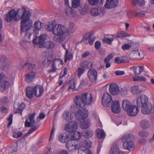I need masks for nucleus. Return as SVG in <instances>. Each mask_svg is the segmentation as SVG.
Listing matches in <instances>:
<instances>
[{
    "label": "nucleus",
    "instance_id": "nucleus-10",
    "mask_svg": "<svg viewBox=\"0 0 154 154\" xmlns=\"http://www.w3.org/2000/svg\"><path fill=\"white\" fill-rule=\"evenodd\" d=\"M154 106L149 101L148 103L141 106V111L144 114H149L152 113Z\"/></svg>",
    "mask_w": 154,
    "mask_h": 154
},
{
    "label": "nucleus",
    "instance_id": "nucleus-55",
    "mask_svg": "<svg viewBox=\"0 0 154 154\" xmlns=\"http://www.w3.org/2000/svg\"><path fill=\"white\" fill-rule=\"evenodd\" d=\"M78 75L79 77H80L85 71V69L82 68H79L78 69Z\"/></svg>",
    "mask_w": 154,
    "mask_h": 154
},
{
    "label": "nucleus",
    "instance_id": "nucleus-8",
    "mask_svg": "<svg viewBox=\"0 0 154 154\" xmlns=\"http://www.w3.org/2000/svg\"><path fill=\"white\" fill-rule=\"evenodd\" d=\"M29 25L28 26H29L31 30H32L31 29V27L29 26ZM43 26V23L39 21H35L34 24H33V32H32V31H31L32 33V35L30 36V37L32 35V34H33V35H35V36L37 35L38 34V33L39 32V31L42 28V27ZM25 35V34L24 35ZM25 37L27 38L28 40H30V39H28L27 38H26V37ZM31 39V38L30 39V40Z\"/></svg>",
    "mask_w": 154,
    "mask_h": 154
},
{
    "label": "nucleus",
    "instance_id": "nucleus-23",
    "mask_svg": "<svg viewBox=\"0 0 154 154\" xmlns=\"http://www.w3.org/2000/svg\"><path fill=\"white\" fill-rule=\"evenodd\" d=\"M139 109L136 106L132 105L127 112V113L131 116H136L138 113Z\"/></svg>",
    "mask_w": 154,
    "mask_h": 154
},
{
    "label": "nucleus",
    "instance_id": "nucleus-45",
    "mask_svg": "<svg viewBox=\"0 0 154 154\" xmlns=\"http://www.w3.org/2000/svg\"><path fill=\"white\" fill-rule=\"evenodd\" d=\"M91 146V142L90 140H85L83 142L82 146L80 147L83 148H90Z\"/></svg>",
    "mask_w": 154,
    "mask_h": 154
},
{
    "label": "nucleus",
    "instance_id": "nucleus-11",
    "mask_svg": "<svg viewBox=\"0 0 154 154\" xmlns=\"http://www.w3.org/2000/svg\"><path fill=\"white\" fill-rule=\"evenodd\" d=\"M87 75L90 81L93 82H95L97 79V71L94 69L89 70L87 73Z\"/></svg>",
    "mask_w": 154,
    "mask_h": 154
},
{
    "label": "nucleus",
    "instance_id": "nucleus-48",
    "mask_svg": "<svg viewBox=\"0 0 154 154\" xmlns=\"http://www.w3.org/2000/svg\"><path fill=\"white\" fill-rule=\"evenodd\" d=\"M76 85V82L74 81H71L69 82L68 86V89L73 90H75V87Z\"/></svg>",
    "mask_w": 154,
    "mask_h": 154
},
{
    "label": "nucleus",
    "instance_id": "nucleus-9",
    "mask_svg": "<svg viewBox=\"0 0 154 154\" xmlns=\"http://www.w3.org/2000/svg\"><path fill=\"white\" fill-rule=\"evenodd\" d=\"M112 100L111 96L108 93H106L103 95L102 98V104L104 107H108Z\"/></svg>",
    "mask_w": 154,
    "mask_h": 154
},
{
    "label": "nucleus",
    "instance_id": "nucleus-61",
    "mask_svg": "<svg viewBox=\"0 0 154 154\" xmlns=\"http://www.w3.org/2000/svg\"><path fill=\"white\" fill-rule=\"evenodd\" d=\"M113 56L112 54H110L106 57L105 59V62H109V60Z\"/></svg>",
    "mask_w": 154,
    "mask_h": 154
},
{
    "label": "nucleus",
    "instance_id": "nucleus-58",
    "mask_svg": "<svg viewBox=\"0 0 154 154\" xmlns=\"http://www.w3.org/2000/svg\"><path fill=\"white\" fill-rule=\"evenodd\" d=\"M131 46L130 44H125L122 46V49L124 50H128Z\"/></svg>",
    "mask_w": 154,
    "mask_h": 154
},
{
    "label": "nucleus",
    "instance_id": "nucleus-20",
    "mask_svg": "<svg viewBox=\"0 0 154 154\" xmlns=\"http://www.w3.org/2000/svg\"><path fill=\"white\" fill-rule=\"evenodd\" d=\"M73 132V133L69 134L70 140L75 141V140L80 139L83 136L82 134L79 131H75Z\"/></svg>",
    "mask_w": 154,
    "mask_h": 154
},
{
    "label": "nucleus",
    "instance_id": "nucleus-35",
    "mask_svg": "<svg viewBox=\"0 0 154 154\" xmlns=\"http://www.w3.org/2000/svg\"><path fill=\"white\" fill-rule=\"evenodd\" d=\"M65 13L67 16L73 17L75 15V12L72 8L67 6L65 10Z\"/></svg>",
    "mask_w": 154,
    "mask_h": 154
},
{
    "label": "nucleus",
    "instance_id": "nucleus-52",
    "mask_svg": "<svg viewBox=\"0 0 154 154\" xmlns=\"http://www.w3.org/2000/svg\"><path fill=\"white\" fill-rule=\"evenodd\" d=\"M25 105L23 103L21 104L17 108L16 112L17 113H21Z\"/></svg>",
    "mask_w": 154,
    "mask_h": 154
},
{
    "label": "nucleus",
    "instance_id": "nucleus-7",
    "mask_svg": "<svg viewBox=\"0 0 154 154\" xmlns=\"http://www.w3.org/2000/svg\"><path fill=\"white\" fill-rule=\"evenodd\" d=\"M78 142L76 141L69 140L66 143V149L69 151L73 152L76 151L78 148Z\"/></svg>",
    "mask_w": 154,
    "mask_h": 154
},
{
    "label": "nucleus",
    "instance_id": "nucleus-1",
    "mask_svg": "<svg viewBox=\"0 0 154 154\" xmlns=\"http://www.w3.org/2000/svg\"><path fill=\"white\" fill-rule=\"evenodd\" d=\"M19 20H21V31L25 33V37L28 39H30L32 32L29 25L32 24V21L30 19L31 14L29 11H26V8L22 7L17 9L16 11Z\"/></svg>",
    "mask_w": 154,
    "mask_h": 154
},
{
    "label": "nucleus",
    "instance_id": "nucleus-38",
    "mask_svg": "<svg viewBox=\"0 0 154 154\" xmlns=\"http://www.w3.org/2000/svg\"><path fill=\"white\" fill-rule=\"evenodd\" d=\"M33 93L32 88L28 87L27 88L26 90V95L29 99H31L33 98Z\"/></svg>",
    "mask_w": 154,
    "mask_h": 154
},
{
    "label": "nucleus",
    "instance_id": "nucleus-37",
    "mask_svg": "<svg viewBox=\"0 0 154 154\" xmlns=\"http://www.w3.org/2000/svg\"><path fill=\"white\" fill-rule=\"evenodd\" d=\"M78 154H92L91 151L86 148L80 147L78 149Z\"/></svg>",
    "mask_w": 154,
    "mask_h": 154
},
{
    "label": "nucleus",
    "instance_id": "nucleus-17",
    "mask_svg": "<svg viewBox=\"0 0 154 154\" xmlns=\"http://www.w3.org/2000/svg\"><path fill=\"white\" fill-rule=\"evenodd\" d=\"M82 99V94L76 95L74 97L73 101L77 106L82 107L84 106L83 101Z\"/></svg>",
    "mask_w": 154,
    "mask_h": 154
},
{
    "label": "nucleus",
    "instance_id": "nucleus-27",
    "mask_svg": "<svg viewBox=\"0 0 154 154\" xmlns=\"http://www.w3.org/2000/svg\"><path fill=\"white\" fill-rule=\"evenodd\" d=\"M83 121L81 122L79 124L80 128L82 129H85L89 128L91 125V122L89 120H82Z\"/></svg>",
    "mask_w": 154,
    "mask_h": 154
},
{
    "label": "nucleus",
    "instance_id": "nucleus-4",
    "mask_svg": "<svg viewBox=\"0 0 154 154\" xmlns=\"http://www.w3.org/2000/svg\"><path fill=\"white\" fill-rule=\"evenodd\" d=\"M88 110L82 108L79 109L75 112V116L78 120H82L85 119L88 116Z\"/></svg>",
    "mask_w": 154,
    "mask_h": 154
},
{
    "label": "nucleus",
    "instance_id": "nucleus-32",
    "mask_svg": "<svg viewBox=\"0 0 154 154\" xmlns=\"http://www.w3.org/2000/svg\"><path fill=\"white\" fill-rule=\"evenodd\" d=\"M58 138L60 142L64 143L69 138V134H67L65 133H62L59 135Z\"/></svg>",
    "mask_w": 154,
    "mask_h": 154
},
{
    "label": "nucleus",
    "instance_id": "nucleus-30",
    "mask_svg": "<svg viewBox=\"0 0 154 154\" xmlns=\"http://www.w3.org/2000/svg\"><path fill=\"white\" fill-rule=\"evenodd\" d=\"M134 143L132 140L125 142L123 143V148L125 149L128 150H132L134 148Z\"/></svg>",
    "mask_w": 154,
    "mask_h": 154
},
{
    "label": "nucleus",
    "instance_id": "nucleus-24",
    "mask_svg": "<svg viewBox=\"0 0 154 154\" xmlns=\"http://www.w3.org/2000/svg\"><path fill=\"white\" fill-rule=\"evenodd\" d=\"M62 116L63 119L67 122L72 120L73 118V115L69 111H64L62 114Z\"/></svg>",
    "mask_w": 154,
    "mask_h": 154
},
{
    "label": "nucleus",
    "instance_id": "nucleus-44",
    "mask_svg": "<svg viewBox=\"0 0 154 154\" xmlns=\"http://www.w3.org/2000/svg\"><path fill=\"white\" fill-rule=\"evenodd\" d=\"M131 3L133 5L142 6L145 5V2L144 1H132Z\"/></svg>",
    "mask_w": 154,
    "mask_h": 154
},
{
    "label": "nucleus",
    "instance_id": "nucleus-53",
    "mask_svg": "<svg viewBox=\"0 0 154 154\" xmlns=\"http://www.w3.org/2000/svg\"><path fill=\"white\" fill-rule=\"evenodd\" d=\"M138 134L140 136L143 137H146L148 135L147 132L143 130H142L139 131Z\"/></svg>",
    "mask_w": 154,
    "mask_h": 154
},
{
    "label": "nucleus",
    "instance_id": "nucleus-49",
    "mask_svg": "<svg viewBox=\"0 0 154 154\" xmlns=\"http://www.w3.org/2000/svg\"><path fill=\"white\" fill-rule=\"evenodd\" d=\"M80 1H72V7L74 8H77L80 6Z\"/></svg>",
    "mask_w": 154,
    "mask_h": 154
},
{
    "label": "nucleus",
    "instance_id": "nucleus-29",
    "mask_svg": "<svg viewBox=\"0 0 154 154\" xmlns=\"http://www.w3.org/2000/svg\"><path fill=\"white\" fill-rule=\"evenodd\" d=\"M62 63L63 62L60 59H57L54 60L53 62L51 69V70H49V71L52 72H55L56 69V65H57L59 67L60 66L62 65Z\"/></svg>",
    "mask_w": 154,
    "mask_h": 154
},
{
    "label": "nucleus",
    "instance_id": "nucleus-26",
    "mask_svg": "<svg viewBox=\"0 0 154 154\" xmlns=\"http://www.w3.org/2000/svg\"><path fill=\"white\" fill-rule=\"evenodd\" d=\"M134 138V135L131 134H125L121 138L122 141L124 143L132 141Z\"/></svg>",
    "mask_w": 154,
    "mask_h": 154
},
{
    "label": "nucleus",
    "instance_id": "nucleus-40",
    "mask_svg": "<svg viewBox=\"0 0 154 154\" xmlns=\"http://www.w3.org/2000/svg\"><path fill=\"white\" fill-rule=\"evenodd\" d=\"M81 67L85 69H89L92 67L93 64L89 61H84L80 64Z\"/></svg>",
    "mask_w": 154,
    "mask_h": 154
},
{
    "label": "nucleus",
    "instance_id": "nucleus-62",
    "mask_svg": "<svg viewBox=\"0 0 154 154\" xmlns=\"http://www.w3.org/2000/svg\"><path fill=\"white\" fill-rule=\"evenodd\" d=\"M139 51L137 50H133L131 53V54L133 55L135 58H136L138 57V54Z\"/></svg>",
    "mask_w": 154,
    "mask_h": 154
},
{
    "label": "nucleus",
    "instance_id": "nucleus-22",
    "mask_svg": "<svg viewBox=\"0 0 154 154\" xmlns=\"http://www.w3.org/2000/svg\"><path fill=\"white\" fill-rule=\"evenodd\" d=\"M33 90L35 96L38 97L40 96L44 92L43 88L40 85L35 86L33 88Z\"/></svg>",
    "mask_w": 154,
    "mask_h": 154
},
{
    "label": "nucleus",
    "instance_id": "nucleus-57",
    "mask_svg": "<svg viewBox=\"0 0 154 154\" xmlns=\"http://www.w3.org/2000/svg\"><path fill=\"white\" fill-rule=\"evenodd\" d=\"M45 55L48 57H51L53 56V52L52 50L49 51L48 50L45 51Z\"/></svg>",
    "mask_w": 154,
    "mask_h": 154
},
{
    "label": "nucleus",
    "instance_id": "nucleus-14",
    "mask_svg": "<svg viewBox=\"0 0 154 154\" xmlns=\"http://www.w3.org/2000/svg\"><path fill=\"white\" fill-rule=\"evenodd\" d=\"M91 13L93 15H99L102 17L105 13V10L103 8H92L91 10Z\"/></svg>",
    "mask_w": 154,
    "mask_h": 154
},
{
    "label": "nucleus",
    "instance_id": "nucleus-46",
    "mask_svg": "<svg viewBox=\"0 0 154 154\" xmlns=\"http://www.w3.org/2000/svg\"><path fill=\"white\" fill-rule=\"evenodd\" d=\"M131 35L128 34L124 31H122L117 33L116 37L119 38H122L126 37H129Z\"/></svg>",
    "mask_w": 154,
    "mask_h": 154
},
{
    "label": "nucleus",
    "instance_id": "nucleus-28",
    "mask_svg": "<svg viewBox=\"0 0 154 154\" xmlns=\"http://www.w3.org/2000/svg\"><path fill=\"white\" fill-rule=\"evenodd\" d=\"M35 73L34 72L32 71L26 74L25 79L27 82H30L35 78Z\"/></svg>",
    "mask_w": 154,
    "mask_h": 154
},
{
    "label": "nucleus",
    "instance_id": "nucleus-2",
    "mask_svg": "<svg viewBox=\"0 0 154 154\" xmlns=\"http://www.w3.org/2000/svg\"><path fill=\"white\" fill-rule=\"evenodd\" d=\"M46 29L48 31L52 32L55 35L53 38L54 41L56 42H62L63 41L61 36L67 37L66 28L63 25L53 23L47 26Z\"/></svg>",
    "mask_w": 154,
    "mask_h": 154
},
{
    "label": "nucleus",
    "instance_id": "nucleus-5",
    "mask_svg": "<svg viewBox=\"0 0 154 154\" xmlns=\"http://www.w3.org/2000/svg\"><path fill=\"white\" fill-rule=\"evenodd\" d=\"M5 20L7 22H10L12 20L15 21H19L16 11L14 9L11 10L6 15Z\"/></svg>",
    "mask_w": 154,
    "mask_h": 154
},
{
    "label": "nucleus",
    "instance_id": "nucleus-51",
    "mask_svg": "<svg viewBox=\"0 0 154 154\" xmlns=\"http://www.w3.org/2000/svg\"><path fill=\"white\" fill-rule=\"evenodd\" d=\"M64 57V62H66V61L67 60H70L72 58V55L71 53H69L68 54V52L67 54H66V52H65Z\"/></svg>",
    "mask_w": 154,
    "mask_h": 154
},
{
    "label": "nucleus",
    "instance_id": "nucleus-39",
    "mask_svg": "<svg viewBox=\"0 0 154 154\" xmlns=\"http://www.w3.org/2000/svg\"><path fill=\"white\" fill-rule=\"evenodd\" d=\"M96 131L97 136L99 138H104L105 137L106 133L103 130L98 129Z\"/></svg>",
    "mask_w": 154,
    "mask_h": 154
},
{
    "label": "nucleus",
    "instance_id": "nucleus-25",
    "mask_svg": "<svg viewBox=\"0 0 154 154\" xmlns=\"http://www.w3.org/2000/svg\"><path fill=\"white\" fill-rule=\"evenodd\" d=\"M122 106L123 109L127 112L132 105L129 100L124 99L122 101Z\"/></svg>",
    "mask_w": 154,
    "mask_h": 154
},
{
    "label": "nucleus",
    "instance_id": "nucleus-18",
    "mask_svg": "<svg viewBox=\"0 0 154 154\" xmlns=\"http://www.w3.org/2000/svg\"><path fill=\"white\" fill-rule=\"evenodd\" d=\"M109 89L110 93L114 95L117 94L119 91L118 86L115 83H112L110 84Z\"/></svg>",
    "mask_w": 154,
    "mask_h": 154
},
{
    "label": "nucleus",
    "instance_id": "nucleus-31",
    "mask_svg": "<svg viewBox=\"0 0 154 154\" xmlns=\"http://www.w3.org/2000/svg\"><path fill=\"white\" fill-rule=\"evenodd\" d=\"M0 84V91H2L7 89L9 86V82L7 80L6 78V79L3 80Z\"/></svg>",
    "mask_w": 154,
    "mask_h": 154
},
{
    "label": "nucleus",
    "instance_id": "nucleus-56",
    "mask_svg": "<svg viewBox=\"0 0 154 154\" xmlns=\"http://www.w3.org/2000/svg\"><path fill=\"white\" fill-rule=\"evenodd\" d=\"M56 128L54 125L53 126L52 129L51 131V134L49 138V140H52L54 137V132Z\"/></svg>",
    "mask_w": 154,
    "mask_h": 154
},
{
    "label": "nucleus",
    "instance_id": "nucleus-3",
    "mask_svg": "<svg viewBox=\"0 0 154 154\" xmlns=\"http://www.w3.org/2000/svg\"><path fill=\"white\" fill-rule=\"evenodd\" d=\"M79 128L78 123L72 121L67 124L65 127V130L67 132L71 133L77 130Z\"/></svg>",
    "mask_w": 154,
    "mask_h": 154
},
{
    "label": "nucleus",
    "instance_id": "nucleus-43",
    "mask_svg": "<svg viewBox=\"0 0 154 154\" xmlns=\"http://www.w3.org/2000/svg\"><path fill=\"white\" fill-rule=\"evenodd\" d=\"M131 91L133 94H136L140 93V91L139 89V87L138 86H134L131 88Z\"/></svg>",
    "mask_w": 154,
    "mask_h": 154
},
{
    "label": "nucleus",
    "instance_id": "nucleus-59",
    "mask_svg": "<svg viewBox=\"0 0 154 154\" xmlns=\"http://www.w3.org/2000/svg\"><path fill=\"white\" fill-rule=\"evenodd\" d=\"M45 117V114L44 113H41L40 114L38 117L36 119V121L37 122L40 121V119H43Z\"/></svg>",
    "mask_w": 154,
    "mask_h": 154
},
{
    "label": "nucleus",
    "instance_id": "nucleus-21",
    "mask_svg": "<svg viewBox=\"0 0 154 154\" xmlns=\"http://www.w3.org/2000/svg\"><path fill=\"white\" fill-rule=\"evenodd\" d=\"M54 44L53 42L51 41L45 42L39 45V47L41 48H46L52 49L54 48Z\"/></svg>",
    "mask_w": 154,
    "mask_h": 154
},
{
    "label": "nucleus",
    "instance_id": "nucleus-60",
    "mask_svg": "<svg viewBox=\"0 0 154 154\" xmlns=\"http://www.w3.org/2000/svg\"><path fill=\"white\" fill-rule=\"evenodd\" d=\"M8 102V99L6 97H3L0 99V104L2 105Z\"/></svg>",
    "mask_w": 154,
    "mask_h": 154
},
{
    "label": "nucleus",
    "instance_id": "nucleus-13",
    "mask_svg": "<svg viewBox=\"0 0 154 154\" xmlns=\"http://www.w3.org/2000/svg\"><path fill=\"white\" fill-rule=\"evenodd\" d=\"M48 36L45 34H42L39 36H36L33 39L32 42L34 44H40L43 43L44 41L47 40Z\"/></svg>",
    "mask_w": 154,
    "mask_h": 154
},
{
    "label": "nucleus",
    "instance_id": "nucleus-19",
    "mask_svg": "<svg viewBox=\"0 0 154 154\" xmlns=\"http://www.w3.org/2000/svg\"><path fill=\"white\" fill-rule=\"evenodd\" d=\"M35 113H33L29 115V117L28 121L27 119H26L25 123V125L26 127H30L34 126L35 124V120L34 119Z\"/></svg>",
    "mask_w": 154,
    "mask_h": 154
},
{
    "label": "nucleus",
    "instance_id": "nucleus-47",
    "mask_svg": "<svg viewBox=\"0 0 154 154\" xmlns=\"http://www.w3.org/2000/svg\"><path fill=\"white\" fill-rule=\"evenodd\" d=\"M80 13L82 14H85L88 12V7L86 5H83L81 6L80 9Z\"/></svg>",
    "mask_w": 154,
    "mask_h": 154
},
{
    "label": "nucleus",
    "instance_id": "nucleus-34",
    "mask_svg": "<svg viewBox=\"0 0 154 154\" xmlns=\"http://www.w3.org/2000/svg\"><path fill=\"white\" fill-rule=\"evenodd\" d=\"M74 24L72 22L69 23L68 27L66 28V32L67 34L68 37L70 34L74 32Z\"/></svg>",
    "mask_w": 154,
    "mask_h": 154
},
{
    "label": "nucleus",
    "instance_id": "nucleus-33",
    "mask_svg": "<svg viewBox=\"0 0 154 154\" xmlns=\"http://www.w3.org/2000/svg\"><path fill=\"white\" fill-rule=\"evenodd\" d=\"M111 154H125L124 152L119 149L116 145L113 146L111 151Z\"/></svg>",
    "mask_w": 154,
    "mask_h": 154
},
{
    "label": "nucleus",
    "instance_id": "nucleus-12",
    "mask_svg": "<svg viewBox=\"0 0 154 154\" xmlns=\"http://www.w3.org/2000/svg\"><path fill=\"white\" fill-rule=\"evenodd\" d=\"M149 102L148 97L145 95H140L137 99V104L139 106H143Z\"/></svg>",
    "mask_w": 154,
    "mask_h": 154
},
{
    "label": "nucleus",
    "instance_id": "nucleus-41",
    "mask_svg": "<svg viewBox=\"0 0 154 154\" xmlns=\"http://www.w3.org/2000/svg\"><path fill=\"white\" fill-rule=\"evenodd\" d=\"M140 127L143 129H146L150 126L148 121L146 120H143L140 122Z\"/></svg>",
    "mask_w": 154,
    "mask_h": 154
},
{
    "label": "nucleus",
    "instance_id": "nucleus-36",
    "mask_svg": "<svg viewBox=\"0 0 154 154\" xmlns=\"http://www.w3.org/2000/svg\"><path fill=\"white\" fill-rule=\"evenodd\" d=\"M144 68L143 66H137L134 68L133 71L136 75H139L143 71Z\"/></svg>",
    "mask_w": 154,
    "mask_h": 154
},
{
    "label": "nucleus",
    "instance_id": "nucleus-54",
    "mask_svg": "<svg viewBox=\"0 0 154 154\" xmlns=\"http://www.w3.org/2000/svg\"><path fill=\"white\" fill-rule=\"evenodd\" d=\"M24 67L27 68L32 67L33 69H34L35 68V65L34 64H31L30 63H27L25 64Z\"/></svg>",
    "mask_w": 154,
    "mask_h": 154
},
{
    "label": "nucleus",
    "instance_id": "nucleus-64",
    "mask_svg": "<svg viewBox=\"0 0 154 154\" xmlns=\"http://www.w3.org/2000/svg\"><path fill=\"white\" fill-rule=\"evenodd\" d=\"M22 135V133L20 132H18L17 133H15L14 134L13 137L14 138H18L20 137Z\"/></svg>",
    "mask_w": 154,
    "mask_h": 154
},
{
    "label": "nucleus",
    "instance_id": "nucleus-42",
    "mask_svg": "<svg viewBox=\"0 0 154 154\" xmlns=\"http://www.w3.org/2000/svg\"><path fill=\"white\" fill-rule=\"evenodd\" d=\"M82 135L85 137L89 138L91 137L93 135V133L91 129H88L86 131L82 133Z\"/></svg>",
    "mask_w": 154,
    "mask_h": 154
},
{
    "label": "nucleus",
    "instance_id": "nucleus-6",
    "mask_svg": "<svg viewBox=\"0 0 154 154\" xmlns=\"http://www.w3.org/2000/svg\"><path fill=\"white\" fill-rule=\"evenodd\" d=\"M84 106L86 105H91L93 102V98L91 93H85L82 94Z\"/></svg>",
    "mask_w": 154,
    "mask_h": 154
},
{
    "label": "nucleus",
    "instance_id": "nucleus-15",
    "mask_svg": "<svg viewBox=\"0 0 154 154\" xmlns=\"http://www.w3.org/2000/svg\"><path fill=\"white\" fill-rule=\"evenodd\" d=\"M111 110L113 112L118 113L121 110L120 104L118 101L114 100L111 106Z\"/></svg>",
    "mask_w": 154,
    "mask_h": 154
},
{
    "label": "nucleus",
    "instance_id": "nucleus-16",
    "mask_svg": "<svg viewBox=\"0 0 154 154\" xmlns=\"http://www.w3.org/2000/svg\"><path fill=\"white\" fill-rule=\"evenodd\" d=\"M118 3V1H106L104 7L106 9H111L117 7Z\"/></svg>",
    "mask_w": 154,
    "mask_h": 154
},
{
    "label": "nucleus",
    "instance_id": "nucleus-63",
    "mask_svg": "<svg viewBox=\"0 0 154 154\" xmlns=\"http://www.w3.org/2000/svg\"><path fill=\"white\" fill-rule=\"evenodd\" d=\"M115 74L117 76L122 75H124L125 72L123 71L117 70L115 71Z\"/></svg>",
    "mask_w": 154,
    "mask_h": 154
},
{
    "label": "nucleus",
    "instance_id": "nucleus-50",
    "mask_svg": "<svg viewBox=\"0 0 154 154\" xmlns=\"http://www.w3.org/2000/svg\"><path fill=\"white\" fill-rule=\"evenodd\" d=\"M114 40V38H109L104 37L103 38V41L105 43H106L108 45H111L112 42Z\"/></svg>",
    "mask_w": 154,
    "mask_h": 154
}]
</instances>
